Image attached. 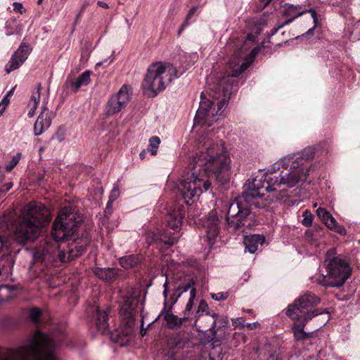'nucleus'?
I'll list each match as a JSON object with an SVG mask.
<instances>
[{"label": "nucleus", "instance_id": "nucleus-61", "mask_svg": "<svg viewBox=\"0 0 360 360\" xmlns=\"http://www.w3.org/2000/svg\"><path fill=\"white\" fill-rule=\"evenodd\" d=\"M184 28H185V27H184V26H182V25H181V26L180 27V28L179 29L178 34H180L183 32V30H184Z\"/></svg>", "mask_w": 360, "mask_h": 360}, {"label": "nucleus", "instance_id": "nucleus-33", "mask_svg": "<svg viewBox=\"0 0 360 360\" xmlns=\"http://www.w3.org/2000/svg\"><path fill=\"white\" fill-rule=\"evenodd\" d=\"M21 156L22 155L20 153L13 156L11 162L6 166V171L11 172L18 164Z\"/></svg>", "mask_w": 360, "mask_h": 360}, {"label": "nucleus", "instance_id": "nucleus-41", "mask_svg": "<svg viewBox=\"0 0 360 360\" xmlns=\"http://www.w3.org/2000/svg\"><path fill=\"white\" fill-rule=\"evenodd\" d=\"M163 288H164V291H163V296H164V298H165V307H164V310H166L167 308H168L167 307V294H168V281H167V277H166V280L163 284Z\"/></svg>", "mask_w": 360, "mask_h": 360}, {"label": "nucleus", "instance_id": "nucleus-47", "mask_svg": "<svg viewBox=\"0 0 360 360\" xmlns=\"http://www.w3.org/2000/svg\"><path fill=\"white\" fill-rule=\"evenodd\" d=\"M332 230L335 231V232L341 234V235H345L346 234V229L342 226H340L338 224H336V226L334 227Z\"/></svg>", "mask_w": 360, "mask_h": 360}, {"label": "nucleus", "instance_id": "nucleus-31", "mask_svg": "<svg viewBox=\"0 0 360 360\" xmlns=\"http://www.w3.org/2000/svg\"><path fill=\"white\" fill-rule=\"evenodd\" d=\"M195 295H196L195 289V288H191V290L190 291V298H189V300H188V302H187V304L186 305V308H185V310L184 311V316H188V313L192 309L193 306L194 300L195 298Z\"/></svg>", "mask_w": 360, "mask_h": 360}, {"label": "nucleus", "instance_id": "nucleus-37", "mask_svg": "<svg viewBox=\"0 0 360 360\" xmlns=\"http://www.w3.org/2000/svg\"><path fill=\"white\" fill-rule=\"evenodd\" d=\"M119 196H120L119 187L117 184H115L109 195L110 202H113L115 200H116L118 198Z\"/></svg>", "mask_w": 360, "mask_h": 360}, {"label": "nucleus", "instance_id": "nucleus-35", "mask_svg": "<svg viewBox=\"0 0 360 360\" xmlns=\"http://www.w3.org/2000/svg\"><path fill=\"white\" fill-rule=\"evenodd\" d=\"M316 214L324 222L329 217L330 213L325 208L319 207L316 210Z\"/></svg>", "mask_w": 360, "mask_h": 360}, {"label": "nucleus", "instance_id": "nucleus-5", "mask_svg": "<svg viewBox=\"0 0 360 360\" xmlns=\"http://www.w3.org/2000/svg\"><path fill=\"white\" fill-rule=\"evenodd\" d=\"M50 220L49 210L42 203L36 201L27 203L15 223V240L23 245L35 241Z\"/></svg>", "mask_w": 360, "mask_h": 360}, {"label": "nucleus", "instance_id": "nucleus-2", "mask_svg": "<svg viewBox=\"0 0 360 360\" xmlns=\"http://www.w3.org/2000/svg\"><path fill=\"white\" fill-rule=\"evenodd\" d=\"M71 207L63 208L53 224V242H45L34 252L36 261L52 262L57 257L61 262L73 260L82 255L90 243L88 233L81 238L74 234L81 222Z\"/></svg>", "mask_w": 360, "mask_h": 360}, {"label": "nucleus", "instance_id": "nucleus-21", "mask_svg": "<svg viewBox=\"0 0 360 360\" xmlns=\"http://www.w3.org/2000/svg\"><path fill=\"white\" fill-rule=\"evenodd\" d=\"M108 309H101L99 307L96 309V325L102 333H105L108 328Z\"/></svg>", "mask_w": 360, "mask_h": 360}, {"label": "nucleus", "instance_id": "nucleus-27", "mask_svg": "<svg viewBox=\"0 0 360 360\" xmlns=\"http://www.w3.org/2000/svg\"><path fill=\"white\" fill-rule=\"evenodd\" d=\"M298 316L297 318H291L294 321H297V322H300L304 325L307 324V323L313 317L322 314V311H321L320 309H316L314 310H309V311H302L300 313H296Z\"/></svg>", "mask_w": 360, "mask_h": 360}, {"label": "nucleus", "instance_id": "nucleus-45", "mask_svg": "<svg viewBox=\"0 0 360 360\" xmlns=\"http://www.w3.org/2000/svg\"><path fill=\"white\" fill-rule=\"evenodd\" d=\"M191 288V284L186 283L185 285H183L181 286H179L178 288H176V292H181V294L182 292H185L188 291Z\"/></svg>", "mask_w": 360, "mask_h": 360}, {"label": "nucleus", "instance_id": "nucleus-17", "mask_svg": "<svg viewBox=\"0 0 360 360\" xmlns=\"http://www.w3.org/2000/svg\"><path fill=\"white\" fill-rule=\"evenodd\" d=\"M186 214V207L183 205L176 204L173 210L169 211L167 219L168 226L175 232L180 231L182 219Z\"/></svg>", "mask_w": 360, "mask_h": 360}, {"label": "nucleus", "instance_id": "nucleus-62", "mask_svg": "<svg viewBox=\"0 0 360 360\" xmlns=\"http://www.w3.org/2000/svg\"><path fill=\"white\" fill-rule=\"evenodd\" d=\"M13 91V89H11V90H10V91L6 94V95H8V96H10L12 94Z\"/></svg>", "mask_w": 360, "mask_h": 360}, {"label": "nucleus", "instance_id": "nucleus-30", "mask_svg": "<svg viewBox=\"0 0 360 360\" xmlns=\"http://www.w3.org/2000/svg\"><path fill=\"white\" fill-rule=\"evenodd\" d=\"M222 349L219 346H214L209 352V360H222Z\"/></svg>", "mask_w": 360, "mask_h": 360}, {"label": "nucleus", "instance_id": "nucleus-50", "mask_svg": "<svg viewBox=\"0 0 360 360\" xmlns=\"http://www.w3.org/2000/svg\"><path fill=\"white\" fill-rule=\"evenodd\" d=\"M10 102V100L9 98H8V95H6L1 100V101L0 102V105L4 106L5 108L7 107L8 104Z\"/></svg>", "mask_w": 360, "mask_h": 360}, {"label": "nucleus", "instance_id": "nucleus-60", "mask_svg": "<svg viewBox=\"0 0 360 360\" xmlns=\"http://www.w3.org/2000/svg\"><path fill=\"white\" fill-rule=\"evenodd\" d=\"M82 15V13H81V11H79V13L76 16L75 24L79 20V18H81Z\"/></svg>", "mask_w": 360, "mask_h": 360}, {"label": "nucleus", "instance_id": "nucleus-49", "mask_svg": "<svg viewBox=\"0 0 360 360\" xmlns=\"http://www.w3.org/2000/svg\"><path fill=\"white\" fill-rule=\"evenodd\" d=\"M233 323L235 326H242L243 327L245 326V320L243 319V318H237L233 320Z\"/></svg>", "mask_w": 360, "mask_h": 360}, {"label": "nucleus", "instance_id": "nucleus-12", "mask_svg": "<svg viewBox=\"0 0 360 360\" xmlns=\"http://www.w3.org/2000/svg\"><path fill=\"white\" fill-rule=\"evenodd\" d=\"M320 302V299L314 294L307 292L296 299L294 302L288 305L285 314L290 318H297V314L308 307H313Z\"/></svg>", "mask_w": 360, "mask_h": 360}, {"label": "nucleus", "instance_id": "nucleus-59", "mask_svg": "<svg viewBox=\"0 0 360 360\" xmlns=\"http://www.w3.org/2000/svg\"><path fill=\"white\" fill-rule=\"evenodd\" d=\"M188 20H189V18H186L185 19L184 22H183L182 26L186 27L189 24Z\"/></svg>", "mask_w": 360, "mask_h": 360}, {"label": "nucleus", "instance_id": "nucleus-20", "mask_svg": "<svg viewBox=\"0 0 360 360\" xmlns=\"http://www.w3.org/2000/svg\"><path fill=\"white\" fill-rule=\"evenodd\" d=\"M152 240L158 244L160 248H167L176 243V237L167 233H153Z\"/></svg>", "mask_w": 360, "mask_h": 360}, {"label": "nucleus", "instance_id": "nucleus-42", "mask_svg": "<svg viewBox=\"0 0 360 360\" xmlns=\"http://www.w3.org/2000/svg\"><path fill=\"white\" fill-rule=\"evenodd\" d=\"M326 226L330 229H333L338 224L335 218L330 214L329 217L324 221Z\"/></svg>", "mask_w": 360, "mask_h": 360}, {"label": "nucleus", "instance_id": "nucleus-19", "mask_svg": "<svg viewBox=\"0 0 360 360\" xmlns=\"http://www.w3.org/2000/svg\"><path fill=\"white\" fill-rule=\"evenodd\" d=\"M265 241V238L262 235L254 234L246 236L244 240L245 249L250 253H255L258 250L259 246H262Z\"/></svg>", "mask_w": 360, "mask_h": 360}, {"label": "nucleus", "instance_id": "nucleus-22", "mask_svg": "<svg viewBox=\"0 0 360 360\" xmlns=\"http://www.w3.org/2000/svg\"><path fill=\"white\" fill-rule=\"evenodd\" d=\"M304 324L295 321V323L292 326V331L296 341H304L312 337L314 332H305L304 330Z\"/></svg>", "mask_w": 360, "mask_h": 360}, {"label": "nucleus", "instance_id": "nucleus-25", "mask_svg": "<svg viewBox=\"0 0 360 360\" xmlns=\"http://www.w3.org/2000/svg\"><path fill=\"white\" fill-rule=\"evenodd\" d=\"M143 257L140 255H130L120 259V265L125 268H133L141 264Z\"/></svg>", "mask_w": 360, "mask_h": 360}, {"label": "nucleus", "instance_id": "nucleus-24", "mask_svg": "<svg viewBox=\"0 0 360 360\" xmlns=\"http://www.w3.org/2000/svg\"><path fill=\"white\" fill-rule=\"evenodd\" d=\"M91 71L86 70L80 75L75 81L71 80L70 82L71 89L76 92L81 86L88 85L91 81Z\"/></svg>", "mask_w": 360, "mask_h": 360}, {"label": "nucleus", "instance_id": "nucleus-26", "mask_svg": "<svg viewBox=\"0 0 360 360\" xmlns=\"http://www.w3.org/2000/svg\"><path fill=\"white\" fill-rule=\"evenodd\" d=\"M40 89H41V84H38L37 86V90L32 92V96L30 97V100L28 103V113L27 115L30 117H32L35 114V110L37 108L39 101L40 100Z\"/></svg>", "mask_w": 360, "mask_h": 360}, {"label": "nucleus", "instance_id": "nucleus-11", "mask_svg": "<svg viewBox=\"0 0 360 360\" xmlns=\"http://www.w3.org/2000/svg\"><path fill=\"white\" fill-rule=\"evenodd\" d=\"M217 314L214 312L199 314L195 316L194 326L199 332L205 333L209 331L211 335H208V336L212 340L217 342L220 338L217 335Z\"/></svg>", "mask_w": 360, "mask_h": 360}, {"label": "nucleus", "instance_id": "nucleus-40", "mask_svg": "<svg viewBox=\"0 0 360 360\" xmlns=\"http://www.w3.org/2000/svg\"><path fill=\"white\" fill-rule=\"evenodd\" d=\"M309 12L311 13V18H313V21L314 22V26L312 28H310L307 32L306 34H312L314 32V30L316 25V21H317V16L316 13L314 9L311 8L309 10Z\"/></svg>", "mask_w": 360, "mask_h": 360}, {"label": "nucleus", "instance_id": "nucleus-29", "mask_svg": "<svg viewBox=\"0 0 360 360\" xmlns=\"http://www.w3.org/2000/svg\"><path fill=\"white\" fill-rule=\"evenodd\" d=\"M160 144V139L159 137L154 136L150 138L149 144L147 150L152 155H156L158 148Z\"/></svg>", "mask_w": 360, "mask_h": 360}, {"label": "nucleus", "instance_id": "nucleus-14", "mask_svg": "<svg viewBox=\"0 0 360 360\" xmlns=\"http://www.w3.org/2000/svg\"><path fill=\"white\" fill-rule=\"evenodd\" d=\"M32 49L30 45L22 43L19 48L12 55L10 60L5 66V70L8 74L18 69L27 59Z\"/></svg>", "mask_w": 360, "mask_h": 360}, {"label": "nucleus", "instance_id": "nucleus-10", "mask_svg": "<svg viewBox=\"0 0 360 360\" xmlns=\"http://www.w3.org/2000/svg\"><path fill=\"white\" fill-rule=\"evenodd\" d=\"M141 290L139 288H131L124 297V301L120 308V315L125 324L132 327L136 308L141 301Z\"/></svg>", "mask_w": 360, "mask_h": 360}, {"label": "nucleus", "instance_id": "nucleus-23", "mask_svg": "<svg viewBox=\"0 0 360 360\" xmlns=\"http://www.w3.org/2000/svg\"><path fill=\"white\" fill-rule=\"evenodd\" d=\"M94 274L99 278L103 280L105 282H112L117 277V271L114 269H101L96 268L94 271Z\"/></svg>", "mask_w": 360, "mask_h": 360}, {"label": "nucleus", "instance_id": "nucleus-39", "mask_svg": "<svg viewBox=\"0 0 360 360\" xmlns=\"http://www.w3.org/2000/svg\"><path fill=\"white\" fill-rule=\"evenodd\" d=\"M229 296L228 292H218V293H212L211 297L213 300L216 301H221L227 299Z\"/></svg>", "mask_w": 360, "mask_h": 360}, {"label": "nucleus", "instance_id": "nucleus-51", "mask_svg": "<svg viewBox=\"0 0 360 360\" xmlns=\"http://www.w3.org/2000/svg\"><path fill=\"white\" fill-rule=\"evenodd\" d=\"M259 323L258 322H254V323H248L245 326L248 327V328L252 330L254 328H256Z\"/></svg>", "mask_w": 360, "mask_h": 360}, {"label": "nucleus", "instance_id": "nucleus-43", "mask_svg": "<svg viewBox=\"0 0 360 360\" xmlns=\"http://www.w3.org/2000/svg\"><path fill=\"white\" fill-rule=\"evenodd\" d=\"M228 322L229 321H228V319L226 317L219 318V316L217 315V324H219V325H218L217 328L216 329L217 332L219 330L220 328L224 327L225 326H226L228 324Z\"/></svg>", "mask_w": 360, "mask_h": 360}, {"label": "nucleus", "instance_id": "nucleus-18", "mask_svg": "<svg viewBox=\"0 0 360 360\" xmlns=\"http://www.w3.org/2000/svg\"><path fill=\"white\" fill-rule=\"evenodd\" d=\"M172 306H169L166 310H162L161 314L159 315L164 316V320L166 321L167 326L171 329H178L180 326L188 320L187 316H184L181 318H179L177 316L171 313Z\"/></svg>", "mask_w": 360, "mask_h": 360}, {"label": "nucleus", "instance_id": "nucleus-58", "mask_svg": "<svg viewBox=\"0 0 360 360\" xmlns=\"http://www.w3.org/2000/svg\"><path fill=\"white\" fill-rule=\"evenodd\" d=\"M6 108L4 106L0 105V117L3 115L4 112L5 111Z\"/></svg>", "mask_w": 360, "mask_h": 360}, {"label": "nucleus", "instance_id": "nucleus-9", "mask_svg": "<svg viewBox=\"0 0 360 360\" xmlns=\"http://www.w3.org/2000/svg\"><path fill=\"white\" fill-rule=\"evenodd\" d=\"M335 255V250L327 252L324 266L328 274L318 278V283L326 287L342 286L352 273L349 263L340 255Z\"/></svg>", "mask_w": 360, "mask_h": 360}, {"label": "nucleus", "instance_id": "nucleus-8", "mask_svg": "<svg viewBox=\"0 0 360 360\" xmlns=\"http://www.w3.org/2000/svg\"><path fill=\"white\" fill-rule=\"evenodd\" d=\"M178 77V72L172 64L155 62L148 68L142 89L148 96L154 97Z\"/></svg>", "mask_w": 360, "mask_h": 360}, {"label": "nucleus", "instance_id": "nucleus-57", "mask_svg": "<svg viewBox=\"0 0 360 360\" xmlns=\"http://www.w3.org/2000/svg\"><path fill=\"white\" fill-rule=\"evenodd\" d=\"M258 49L257 48H255L252 50L251 51V55H252L253 56H256L257 53H258Z\"/></svg>", "mask_w": 360, "mask_h": 360}, {"label": "nucleus", "instance_id": "nucleus-16", "mask_svg": "<svg viewBox=\"0 0 360 360\" xmlns=\"http://www.w3.org/2000/svg\"><path fill=\"white\" fill-rule=\"evenodd\" d=\"M51 120L52 112L48 109L46 105H43L34 125V135L39 136L42 134L51 126Z\"/></svg>", "mask_w": 360, "mask_h": 360}, {"label": "nucleus", "instance_id": "nucleus-55", "mask_svg": "<svg viewBox=\"0 0 360 360\" xmlns=\"http://www.w3.org/2000/svg\"><path fill=\"white\" fill-rule=\"evenodd\" d=\"M97 4L98 6L102 7V8H108V5L105 2L102 1H98L97 2Z\"/></svg>", "mask_w": 360, "mask_h": 360}, {"label": "nucleus", "instance_id": "nucleus-64", "mask_svg": "<svg viewBox=\"0 0 360 360\" xmlns=\"http://www.w3.org/2000/svg\"><path fill=\"white\" fill-rule=\"evenodd\" d=\"M43 0H37V4L40 5Z\"/></svg>", "mask_w": 360, "mask_h": 360}, {"label": "nucleus", "instance_id": "nucleus-54", "mask_svg": "<svg viewBox=\"0 0 360 360\" xmlns=\"http://www.w3.org/2000/svg\"><path fill=\"white\" fill-rule=\"evenodd\" d=\"M89 5V1H84V3L82 4L81 6V9H80V11L81 13H83L84 11L86 9V8Z\"/></svg>", "mask_w": 360, "mask_h": 360}, {"label": "nucleus", "instance_id": "nucleus-48", "mask_svg": "<svg viewBox=\"0 0 360 360\" xmlns=\"http://www.w3.org/2000/svg\"><path fill=\"white\" fill-rule=\"evenodd\" d=\"M285 8L286 10V12L289 14L292 13L294 11L297 10V7L292 4H285Z\"/></svg>", "mask_w": 360, "mask_h": 360}, {"label": "nucleus", "instance_id": "nucleus-36", "mask_svg": "<svg viewBox=\"0 0 360 360\" xmlns=\"http://www.w3.org/2000/svg\"><path fill=\"white\" fill-rule=\"evenodd\" d=\"M41 315V311L38 308H32L30 311V317L34 322L39 321Z\"/></svg>", "mask_w": 360, "mask_h": 360}, {"label": "nucleus", "instance_id": "nucleus-53", "mask_svg": "<svg viewBox=\"0 0 360 360\" xmlns=\"http://www.w3.org/2000/svg\"><path fill=\"white\" fill-rule=\"evenodd\" d=\"M197 10V8L196 7H192L188 13L187 14V18H191V17L195 13V12Z\"/></svg>", "mask_w": 360, "mask_h": 360}, {"label": "nucleus", "instance_id": "nucleus-46", "mask_svg": "<svg viewBox=\"0 0 360 360\" xmlns=\"http://www.w3.org/2000/svg\"><path fill=\"white\" fill-rule=\"evenodd\" d=\"M181 296V292H175L174 293H173L171 296H170V302H171V304L170 306H173L176 302H177V300L178 298Z\"/></svg>", "mask_w": 360, "mask_h": 360}, {"label": "nucleus", "instance_id": "nucleus-28", "mask_svg": "<svg viewBox=\"0 0 360 360\" xmlns=\"http://www.w3.org/2000/svg\"><path fill=\"white\" fill-rule=\"evenodd\" d=\"M13 288L8 285L0 286V302L11 300L13 297Z\"/></svg>", "mask_w": 360, "mask_h": 360}, {"label": "nucleus", "instance_id": "nucleus-44", "mask_svg": "<svg viewBox=\"0 0 360 360\" xmlns=\"http://www.w3.org/2000/svg\"><path fill=\"white\" fill-rule=\"evenodd\" d=\"M13 10L19 13H22L25 11L24 7L20 2L15 1L13 4Z\"/></svg>", "mask_w": 360, "mask_h": 360}, {"label": "nucleus", "instance_id": "nucleus-56", "mask_svg": "<svg viewBox=\"0 0 360 360\" xmlns=\"http://www.w3.org/2000/svg\"><path fill=\"white\" fill-rule=\"evenodd\" d=\"M146 152L145 150H142L140 153H139V157L141 160H143L146 157Z\"/></svg>", "mask_w": 360, "mask_h": 360}, {"label": "nucleus", "instance_id": "nucleus-4", "mask_svg": "<svg viewBox=\"0 0 360 360\" xmlns=\"http://www.w3.org/2000/svg\"><path fill=\"white\" fill-rule=\"evenodd\" d=\"M315 154V149L313 147L304 148L300 153L288 155L280 159L274 164L271 168V173H274L281 169V167L286 169L288 172L285 174H280L274 178L269 177L266 179V186L263 185L267 192L276 190V186L282 185L288 188H298L307 180V176L310 168L304 166L306 161L313 158Z\"/></svg>", "mask_w": 360, "mask_h": 360}, {"label": "nucleus", "instance_id": "nucleus-63", "mask_svg": "<svg viewBox=\"0 0 360 360\" xmlns=\"http://www.w3.org/2000/svg\"><path fill=\"white\" fill-rule=\"evenodd\" d=\"M112 204V202H110V200H109L108 203H107V207H110Z\"/></svg>", "mask_w": 360, "mask_h": 360}, {"label": "nucleus", "instance_id": "nucleus-52", "mask_svg": "<svg viewBox=\"0 0 360 360\" xmlns=\"http://www.w3.org/2000/svg\"><path fill=\"white\" fill-rule=\"evenodd\" d=\"M13 186L12 182H8L3 185L1 187H4V191L7 193Z\"/></svg>", "mask_w": 360, "mask_h": 360}, {"label": "nucleus", "instance_id": "nucleus-34", "mask_svg": "<svg viewBox=\"0 0 360 360\" xmlns=\"http://www.w3.org/2000/svg\"><path fill=\"white\" fill-rule=\"evenodd\" d=\"M304 13V11L298 12L297 13H296L295 15H294L292 18H290V19H288V20H285L283 23H282V24L279 25L278 26V27L274 28V30H272V31H271V35L275 34L278 32V30L279 29L282 28L284 25H288V24L290 23V22H291L294 19H295L296 18H297V17L300 16V15H302Z\"/></svg>", "mask_w": 360, "mask_h": 360}, {"label": "nucleus", "instance_id": "nucleus-1", "mask_svg": "<svg viewBox=\"0 0 360 360\" xmlns=\"http://www.w3.org/2000/svg\"><path fill=\"white\" fill-rule=\"evenodd\" d=\"M198 144L199 153L189 163L191 172H187L178 188L186 204L210 187L209 180L204 179L202 172L221 185L230 179L231 159L221 141L213 139L211 134H206L199 138Z\"/></svg>", "mask_w": 360, "mask_h": 360}, {"label": "nucleus", "instance_id": "nucleus-15", "mask_svg": "<svg viewBox=\"0 0 360 360\" xmlns=\"http://www.w3.org/2000/svg\"><path fill=\"white\" fill-rule=\"evenodd\" d=\"M219 217L215 211H211L203 219L202 224L206 229V237L210 248L214 244L219 233Z\"/></svg>", "mask_w": 360, "mask_h": 360}, {"label": "nucleus", "instance_id": "nucleus-7", "mask_svg": "<svg viewBox=\"0 0 360 360\" xmlns=\"http://www.w3.org/2000/svg\"><path fill=\"white\" fill-rule=\"evenodd\" d=\"M56 342L47 335L36 331L30 342L13 351L11 360H58L54 353Z\"/></svg>", "mask_w": 360, "mask_h": 360}, {"label": "nucleus", "instance_id": "nucleus-3", "mask_svg": "<svg viewBox=\"0 0 360 360\" xmlns=\"http://www.w3.org/2000/svg\"><path fill=\"white\" fill-rule=\"evenodd\" d=\"M245 53L236 51L228 62L226 75L208 78L209 95L214 100L211 101L201 94V101L194 118L195 125L211 126L218 120L216 117L222 112L231 93V79L236 77L250 65V62L243 60Z\"/></svg>", "mask_w": 360, "mask_h": 360}, {"label": "nucleus", "instance_id": "nucleus-32", "mask_svg": "<svg viewBox=\"0 0 360 360\" xmlns=\"http://www.w3.org/2000/svg\"><path fill=\"white\" fill-rule=\"evenodd\" d=\"M303 219L302 221V224L305 226H309L312 224L314 216L311 213V212L308 210H306L302 213Z\"/></svg>", "mask_w": 360, "mask_h": 360}, {"label": "nucleus", "instance_id": "nucleus-38", "mask_svg": "<svg viewBox=\"0 0 360 360\" xmlns=\"http://www.w3.org/2000/svg\"><path fill=\"white\" fill-rule=\"evenodd\" d=\"M205 313H211V312L209 311V307H208L207 304L206 303V302H205L204 300H202L199 303L196 315H198L199 314H205Z\"/></svg>", "mask_w": 360, "mask_h": 360}, {"label": "nucleus", "instance_id": "nucleus-13", "mask_svg": "<svg viewBox=\"0 0 360 360\" xmlns=\"http://www.w3.org/2000/svg\"><path fill=\"white\" fill-rule=\"evenodd\" d=\"M129 100V88L127 85H123L117 94L110 98L106 107L107 114L112 115L119 112Z\"/></svg>", "mask_w": 360, "mask_h": 360}, {"label": "nucleus", "instance_id": "nucleus-6", "mask_svg": "<svg viewBox=\"0 0 360 360\" xmlns=\"http://www.w3.org/2000/svg\"><path fill=\"white\" fill-rule=\"evenodd\" d=\"M259 186L252 182L246 183L241 196L236 198L229 207L226 221L228 227L233 231L240 230L247 226L246 217L250 214L248 207L257 206L255 200L262 195Z\"/></svg>", "mask_w": 360, "mask_h": 360}]
</instances>
